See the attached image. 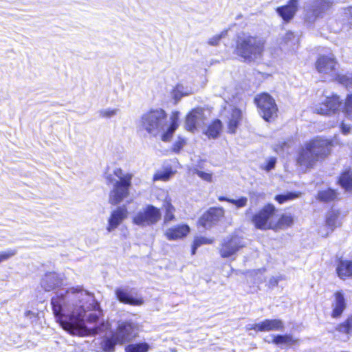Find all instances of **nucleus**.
Masks as SVG:
<instances>
[{"mask_svg":"<svg viewBox=\"0 0 352 352\" xmlns=\"http://www.w3.org/2000/svg\"><path fill=\"white\" fill-rule=\"evenodd\" d=\"M16 253V250L12 249L0 252V263L15 256Z\"/></svg>","mask_w":352,"mask_h":352,"instance_id":"nucleus-41","label":"nucleus"},{"mask_svg":"<svg viewBox=\"0 0 352 352\" xmlns=\"http://www.w3.org/2000/svg\"><path fill=\"white\" fill-rule=\"evenodd\" d=\"M337 330L342 333H349L352 330V315L344 322L340 324L337 327Z\"/></svg>","mask_w":352,"mask_h":352,"instance_id":"nucleus-38","label":"nucleus"},{"mask_svg":"<svg viewBox=\"0 0 352 352\" xmlns=\"http://www.w3.org/2000/svg\"><path fill=\"white\" fill-rule=\"evenodd\" d=\"M297 341L289 335H278L274 337L273 342L276 344H286L291 346L294 344Z\"/></svg>","mask_w":352,"mask_h":352,"instance_id":"nucleus-32","label":"nucleus"},{"mask_svg":"<svg viewBox=\"0 0 352 352\" xmlns=\"http://www.w3.org/2000/svg\"><path fill=\"white\" fill-rule=\"evenodd\" d=\"M160 219L161 212L160 209L152 205H148L137 212L133 221L139 226L146 227L157 223Z\"/></svg>","mask_w":352,"mask_h":352,"instance_id":"nucleus-9","label":"nucleus"},{"mask_svg":"<svg viewBox=\"0 0 352 352\" xmlns=\"http://www.w3.org/2000/svg\"><path fill=\"white\" fill-rule=\"evenodd\" d=\"M60 285L61 279L59 276L54 272L46 274L41 282V287L46 292H50Z\"/></svg>","mask_w":352,"mask_h":352,"instance_id":"nucleus-21","label":"nucleus"},{"mask_svg":"<svg viewBox=\"0 0 352 352\" xmlns=\"http://www.w3.org/2000/svg\"><path fill=\"white\" fill-rule=\"evenodd\" d=\"M336 271L338 276L342 279L352 277V261H340Z\"/></svg>","mask_w":352,"mask_h":352,"instance_id":"nucleus-24","label":"nucleus"},{"mask_svg":"<svg viewBox=\"0 0 352 352\" xmlns=\"http://www.w3.org/2000/svg\"><path fill=\"white\" fill-rule=\"evenodd\" d=\"M218 199H219V201H228V202H229V200H231V199H230V198H227V197H223V196H219V197H218Z\"/></svg>","mask_w":352,"mask_h":352,"instance_id":"nucleus-52","label":"nucleus"},{"mask_svg":"<svg viewBox=\"0 0 352 352\" xmlns=\"http://www.w3.org/2000/svg\"><path fill=\"white\" fill-rule=\"evenodd\" d=\"M293 223V217L291 215L283 214L277 222L274 221V230L284 229L291 226Z\"/></svg>","mask_w":352,"mask_h":352,"instance_id":"nucleus-30","label":"nucleus"},{"mask_svg":"<svg viewBox=\"0 0 352 352\" xmlns=\"http://www.w3.org/2000/svg\"><path fill=\"white\" fill-rule=\"evenodd\" d=\"M340 184L346 190H352V171L351 170H345L340 177Z\"/></svg>","mask_w":352,"mask_h":352,"instance_id":"nucleus-29","label":"nucleus"},{"mask_svg":"<svg viewBox=\"0 0 352 352\" xmlns=\"http://www.w3.org/2000/svg\"><path fill=\"white\" fill-rule=\"evenodd\" d=\"M316 67L320 74L333 80L338 74L339 63L333 54L321 55L316 60Z\"/></svg>","mask_w":352,"mask_h":352,"instance_id":"nucleus-8","label":"nucleus"},{"mask_svg":"<svg viewBox=\"0 0 352 352\" xmlns=\"http://www.w3.org/2000/svg\"><path fill=\"white\" fill-rule=\"evenodd\" d=\"M340 212L337 210H332L329 211L326 217V226L330 230V232L340 225L339 220Z\"/></svg>","mask_w":352,"mask_h":352,"instance_id":"nucleus-25","label":"nucleus"},{"mask_svg":"<svg viewBox=\"0 0 352 352\" xmlns=\"http://www.w3.org/2000/svg\"><path fill=\"white\" fill-rule=\"evenodd\" d=\"M298 1L299 0H289L287 5L277 8L276 12L284 21H289L298 10Z\"/></svg>","mask_w":352,"mask_h":352,"instance_id":"nucleus-20","label":"nucleus"},{"mask_svg":"<svg viewBox=\"0 0 352 352\" xmlns=\"http://www.w3.org/2000/svg\"><path fill=\"white\" fill-rule=\"evenodd\" d=\"M340 129L344 135H347L350 133L351 126L342 122L340 126Z\"/></svg>","mask_w":352,"mask_h":352,"instance_id":"nucleus-49","label":"nucleus"},{"mask_svg":"<svg viewBox=\"0 0 352 352\" xmlns=\"http://www.w3.org/2000/svg\"><path fill=\"white\" fill-rule=\"evenodd\" d=\"M328 234H329V232H326L325 234L321 233V234H322V236L328 235Z\"/></svg>","mask_w":352,"mask_h":352,"instance_id":"nucleus-54","label":"nucleus"},{"mask_svg":"<svg viewBox=\"0 0 352 352\" xmlns=\"http://www.w3.org/2000/svg\"><path fill=\"white\" fill-rule=\"evenodd\" d=\"M333 311L331 316L333 318L340 317L346 308V303L344 296L341 292H337L335 294V302L332 305Z\"/></svg>","mask_w":352,"mask_h":352,"instance_id":"nucleus-23","label":"nucleus"},{"mask_svg":"<svg viewBox=\"0 0 352 352\" xmlns=\"http://www.w3.org/2000/svg\"><path fill=\"white\" fill-rule=\"evenodd\" d=\"M344 113L349 119H352V94H348L346 98Z\"/></svg>","mask_w":352,"mask_h":352,"instance_id":"nucleus-39","label":"nucleus"},{"mask_svg":"<svg viewBox=\"0 0 352 352\" xmlns=\"http://www.w3.org/2000/svg\"><path fill=\"white\" fill-rule=\"evenodd\" d=\"M333 80L338 81L339 83L345 86L347 89H352V74L347 73L346 74H338Z\"/></svg>","mask_w":352,"mask_h":352,"instance_id":"nucleus-33","label":"nucleus"},{"mask_svg":"<svg viewBox=\"0 0 352 352\" xmlns=\"http://www.w3.org/2000/svg\"><path fill=\"white\" fill-rule=\"evenodd\" d=\"M136 325L129 320H120L118 322V327L115 334L120 344L129 342L137 336Z\"/></svg>","mask_w":352,"mask_h":352,"instance_id":"nucleus-12","label":"nucleus"},{"mask_svg":"<svg viewBox=\"0 0 352 352\" xmlns=\"http://www.w3.org/2000/svg\"><path fill=\"white\" fill-rule=\"evenodd\" d=\"M289 147L290 143L289 142H283L276 146V151L277 152H279V151H287Z\"/></svg>","mask_w":352,"mask_h":352,"instance_id":"nucleus-48","label":"nucleus"},{"mask_svg":"<svg viewBox=\"0 0 352 352\" xmlns=\"http://www.w3.org/2000/svg\"><path fill=\"white\" fill-rule=\"evenodd\" d=\"M213 242L212 239H209L206 237L197 236L195 238L193 245L192 247V254H195L196 250L204 244H211Z\"/></svg>","mask_w":352,"mask_h":352,"instance_id":"nucleus-36","label":"nucleus"},{"mask_svg":"<svg viewBox=\"0 0 352 352\" xmlns=\"http://www.w3.org/2000/svg\"><path fill=\"white\" fill-rule=\"evenodd\" d=\"M206 120L205 111L202 108L194 109L186 116V129L189 131H193L204 126Z\"/></svg>","mask_w":352,"mask_h":352,"instance_id":"nucleus-14","label":"nucleus"},{"mask_svg":"<svg viewBox=\"0 0 352 352\" xmlns=\"http://www.w3.org/2000/svg\"><path fill=\"white\" fill-rule=\"evenodd\" d=\"M254 102L258 109L259 114L266 121L277 117L278 107L275 100L267 93H262L254 98Z\"/></svg>","mask_w":352,"mask_h":352,"instance_id":"nucleus-6","label":"nucleus"},{"mask_svg":"<svg viewBox=\"0 0 352 352\" xmlns=\"http://www.w3.org/2000/svg\"><path fill=\"white\" fill-rule=\"evenodd\" d=\"M177 120V116L174 115L169 123L167 114L163 109L151 110L141 116L138 128L153 137L160 135L162 141L168 142L178 126Z\"/></svg>","mask_w":352,"mask_h":352,"instance_id":"nucleus-2","label":"nucleus"},{"mask_svg":"<svg viewBox=\"0 0 352 352\" xmlns=\"http://www.w3.org/2000/svg\"><path fill=\"white\" fill-rule=\"evenodd\" d=\"M278 278L277 277L272 276L269 280V285L270 287H276L278 284Z\"/></svg>","mask_w":352,"mask_h":352,"instance_id":"nucleus-50","label":"nucleus"},{"mask_svg":"<svg viewBox=\"0 0 352 352\" xmlns=\"http://www.w3.org/2000/svg\"><path fill=\"white\" fill-rule=\"evenodd\" d=\"M341 104L340 97L333 94L331 96H327L322 102L316 106L315 111L320 115L330 116L336 113Z\"/></svg>","mask_w":352,"mask_h":352,"instance_id":"nucleus-13","label":"nucleus"},{"mask_svg":"<svg viewBox=\"0 0 352 352\" xmlns=\"http://www.w3.org/2000/svg\"><path fill=\"white\" fill-rule=\"evenodd\" d=\"M186 140L182 137H178L173 145V151L175 153H178L186 144Z\"/></svg>","mask_w":352,"mask_h":352,"instance_id":"nucleus-43","label":"nucleus"},{"mask_svg":"<svg viewBox=\"0 0 352 352\" xmlns=\"http://www.w3.org/2000/svg\"><path fill=\"white\" fill-rule=\"evenodd\" d=\"M333 6L331 0H314L305 8V19L314 23L318 18L322 17Z\"/></svg>","mask_w":352,"mask_h":352,"instance_id":"nucleus-10","label":"nucleus"},{"mask_svg":"<svg viewBox=\"0 0 352 352\" xmlns=\"http://www.w3.org/2000/svg\"><path fill=\"white\" fill-rule=\"evenodd\" d=\"M118 111V109H107L100 110L98 113L100 117L109 118L115 116Z\"/></svg>","mask_w":352,"mask_h":352,"instance_id":"nucleus-42","label":"nucleus"},{"mask_svg":"<svg viewBox=\"0 0 352 352\" xmlns=\"http://www.w3.org/2000/svg\"><path fill=\"white\" fill-rule=\"evenodd\" d=\"M113 174L118 179H114L111 175H109L107 176V180L113 184L109 201L111 204L116 206L129 196L133 175L128 173H124L121 168L115 169Z\"/></svg>","mask_w":352,"mask_h":352,"instance_id":"nucleus-5","label":"nucleus"},{"mask_svg":"<svg viewBox=\"0 0 352 352\" xmlns=\"http://www.w3.org/2000/svg\"><path fill=\"white\" fill-rule=\"evenodd\" d=\"M115 333L110 337H105L101 342V347L106 352H113L116 344H119Z\"/></svg>","mask_w":352,"mask_h":352,"instance_id":"nucleus-27","label":"nucleus"},{"mask_svg":"<svg viewBox=\"0 0 352 352\" xmlns=\"http://www.w3.org/2000/svg\"><path fill=\"white\" fill-rule=\"evenodd\" d=\"M194 173L197 175L200 178L206 181V182H212V174L209 173H206L197 169L194 170Z\"/></svg>","mask_w":352,"mask_h":352,"instance_id":"nucleus-47","label":"nucleus"},{"mask_svg":"<svg viewBox=\"0 0 352 352\" xmlns=\"http://www.w3.org/2000/svg\"><path fill=\"white\" fill-rule=\"evenodd\" d=\"M337 198V192L332 189H327L320 191L318 194V199L324 202H329Z\"/></svg>","mask_w":352,"mask_h":352,"instance_id":"nucleus-31","label":"nucleus"},{"mask_svg":"<svg viewBox=\"0 0 352 352\" xmlns=\"http://www.w3.org/2000/svg\"><path fill=\"white\" fill-rule=\"evenodd\" d=\"M172 174L171 171H164L157 173L154 176L155 180H168Z\"/></svg>","mask_w":352,"mask_h":352,"instance_id":"nucleus-46","label":"nucleus"},{"mask_svg":"<svg viewBox=\"0 0 352 352\" xmlns=\"http://www.w3.org/2000/svg\"><path fill=\"white\" fill-rule=\"evenodd\" d=\"M265 41L257 36L243 34L236 41V54L245 62H252L261 58Z\"/></svg>","mask_w":352,"mask_h":352,"instance_id":"nucleus-4","label":"nucleus"},{"mask_svg":"<svg viewBox=\"0 0 352 352\" xmlns=\"http://www.w3.org/2000/svg\"><path fill=\"white\" fill-rule=\"evenodd\" d=\"M331 142L317 137L306 143L298 150L297 164L302 169L312 168L320 160L324 159L331 151Z\"/></svg>","mask_w":352,"mask_h":352,"instance_id":"nucleus-3","label":"nucleus"},{"mask_svg":"<svg viewBox=\"0 0 352 352\" xmlns=\"http://www.w3.org/2000/svg\"><path fill=\"white\" fill-rule=\"evenodd\" d=\"M279 42L280 45H287L294 50L295 45L298 43V37L292 32L287 31L283 36H280Z\"/></svg>","mask_w":352,"mask_h":352,"instance_id":"nucleus-26","label":"nucleus"},{"mask_svg":"<svg viewBox=\"0 0 352 352\" xmlns=\"http://www.w3.org/2000/svg\"><path fill=\"white\" fill-rule=\"evenodd\" d=\"M226 113L228 131L230 133H234L241 120L242 112L240 109L231 107Z\"/></svg>","mask_w":352,"mask_h":352,"instance_id":"nucleus-19","label":"nucleus"},{"mask_svg":"<svg viewBox=\"0 0 352 352\" xmlns=\"http://www.w3.org/2000/svg\"><path fill=\"white\" fill-rule=\"evenodd\" d=\"M149 346L147 343H136L129 344L125 350L126 352H146Z\"/></svg>","mask_w":352,"mask_h":352,"instance_id":"nucleus-35","label":"nucleus"},{"mask_svg":"<svg viewBox=\"0 0 352 352\" xmlns=\"http://www.w3.org/2000/svg\"><path fill=\"white\" fill-rule=\"evenodd\" d=\"M228 30H224L220 34H217L211 38H210L208 41V43L212 46H217L219 44L221 38L226 37L228 34Z\"/></svg>","mask_w":352,"mask_h":352,"instance_id":"nucleus-37","label":"nucleus"},{"mask_svg":"<svg viewBox=\"0 0 352 352\" xmlns=\"http://www.w3.org/2000/svg\"><path fill=\"white\" fill-rule=\"evenodd\" d=\"M345 14L349 16V19L351 20V23H352V7H349L345 10Z\"/></svg>","mask_w":352,"mask_h":352,"instance_id":"nucleus-51","label":"nucleus"},{"mask_svg":"<svg viewBox=\"0 0 352 352\" xmlns=\"http://www.w3.org/2000/svg\"><path fill=\"white\" fill-rule=\"evenodd\" d=\"M127 213L126 208L124 206L118 207L116 210L112 211L111 216L108 219L107 230L109 232H111L117 228L123 220L126 218Z\"/></svg>","mask_w":352,"mask_h":352,"instance_id":"nucleus-18","label":"nucleus"},{"mask_svg":"<svg viewBox=\"0 0 352 352\" xmlns=\"http://www.w3.org/2000/svg\"><path fill=\"white\" fill-rule=\"evenodd\" d=\"M224 216L223 208H211L199 220V226L206 229L210 228Z\"/></svg>","mask_w":352,"mask_h":352,"instance_id":"nucleus-15","label":"nucleus"},{"mask_svg":"<svg viewBox=\"0 0 352 352\" xmlns=\"http://www.w3.org/2000/svg\"><path fill=\"white\" fill-rule=\"evenodd\" d=\"M229 203H231L235 205L237 208H243L247 205L248 198L245 197H242L239 199H233L229 200Z\"/></svg>","mask_w":352,"mask_h":352,"instance_id":"nucleus-45","label":"nucleus"},{"mask_svg":"<svg viewBox=\"0 0 352 352\" xmlns=\"http://www.w3.org/2000/svg\"><path fill=\"white\" fill-rule=\"evenodd\" d=\"M274 206L268 204L253 216L252 222L257 229L263 230H274Z\"/></svg>","mask_w":352,"mask_h":352,"instance_id":"nucleus-7","label":"nucleus"},{"mask_svg":"<svg viewBox=\"0 0 352 352\" xmlns=\"http://www.w3.org/2000/svg\"><path fill=\"white\" fill-rule=\"evenodd\" d=\"M189 232V226L182 224L168 228L166 232V236L170 240H175L186 236Z\"/></svg>","mask_w":352,"mask_h":352,"instance_id":"nucleus-22","label":"nucleus"},{"mask_svg":"<svg viewBox=\"0 0 352 352\" xmlns=\"http://www.w3.org/2000/svg\"><path fill=\"white\" fill-rule=\"evenodd\" d=\"M284 327L282 320L278 319L265 320L259 323L247 325V329L257 331H278Z\"/></svg>","mask_w":352,"mask_h":352,"instance_id":"nucleus-17","label":"nucleus"},{"mask_svg":"<svg viewBox=\"0 0 352 352\" xmlns=\"http://www.w3.org/2000/svg\"><path fill=\"white\" fill-rule=\"evenodd\" d=\"M276 163V159L275 157H270L267 160L261 165V168L265 170L267 172L270 171L274 168Z\"/></svg>","mask_w":352,"mask_h":352,"instance_id":"nucleus-40","label":"nucleus"},{"mask_svg":"<svg viewBox=\"0 0 352 352\" xmlns=\"http://www.w3.org/2000/svg\"><path fill=\"white\" fill-rule=\"evenodd\" d=\"M222 124L219 120H216L210 125L208 126L205 134L209 138H217L221 130Z\"/></svg>","mask_w":352,"mask_h":352,"instance_id":"nucleus-28","label":"nucleus"},{"mask_svg":"<svg viewBox=\"0 0 352 352\" xmlns=\"http://www.w3.org/2000/svg\"><path fill=\"white\" fill-rule=\"evenodd\" d=\"M51 304L54 314L63 328L73 335H94L104 330V324L90 328L85 325L87 311H94L87 316L86 321L95 324L98 322L102 311L94 296L80 287L58 290L52 298Z\"/></svg>","mask_w":352,"mask_h":352,"instance_id":"nucleus-1","label":"nucleus"},{"mask_svg":"<svg viewBox=\"0 0 352 352\" xmlns=\"http://www.w3.org/2000/svg\"><path fill=\"white\" fill-rule=\"evenodd\" d=\"M117 299L122 303L133 306H140L144 304V300L141 296H133L128 288L119 287L115 290Z\"/></svg>","mask_w":352,"mask_h":352,"instance_id":"nucleus-16","label":"nucleus"},{"mask_svg":"<svg viewBox=\"0 0 352 352\" xmlns=\"http://www.w3.org/2000/svg\"><path fill=\"white\" fill-rule=\"evenodd\" d=\"M164 206L166 208V214L164 216V222L168 223V222L173 220L175 218V216H174L175 208L171 204L170 200V199L168 200L167 199H166V200L164 201Z\"/></svg>","mask_w":352,"mask_h":352,"instance_id":"nucleus-34","label":"nucleus"},{"mask_svg":"<svg viewBox=\"0 0 352 352\" xmlns=\"http://www.w3.org/2000/svg\"><path fill=\"white\" fill-rule=\"evenodd\" d=\"M296 195L294 193L289 192L285 195H278L276 196L275 199L279 203L283 204L288 200L294 199Z\"/></svg>","mask_w":352,"mask_h":352,"instance_id":"nucleus-44","label":"nucleus"},{"mask_svg":"<svg viewBox=\"0 0 352 352\" xmlns=\"http://www.w3.org/2000/svg\"><path fill=\"white\" fill-rule=\"evenodd\" d=\"M245 246L243 239L236 235L225 238L220 245L219 254L223 258H229Z\"/></svg>","mask_w":352,"mask_h":352,"instance_id":"nucleus-11","label":"nucleus"},{"mask_svg":"<svg viewBox=\"0 0 352 352\" xmlns=\"http://www.w3.org/2000/svg\"><path fill=\"white\" fill-rule=\"evenodd\" d=\"M25 316L26 317H29V316H34V314L31 311H27L25 313Z\"/></svg>","mask_w":352,"mask_h":352,"instance_id":"nucleus-53","label":"nucleus"}]
</instances>
